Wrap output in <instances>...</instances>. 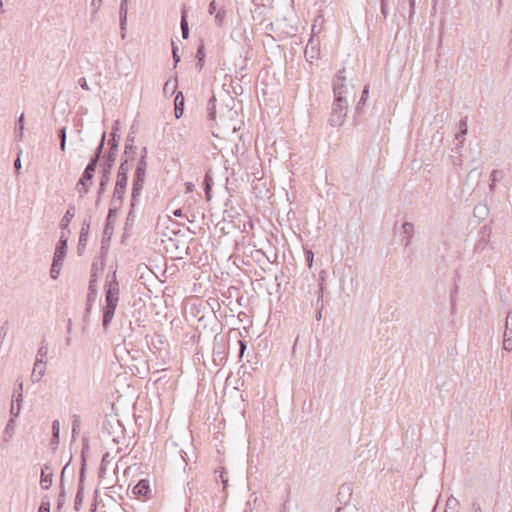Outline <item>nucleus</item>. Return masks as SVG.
<instances>
[{
	"instance_id": "1",
	"label": "nucleus",
	"mask_w": 512,
	"mask_h": 512,
	"mask_svg": "<svg viewBox=\"0 0 512 512\" xmlns=\"http://www.w3.org/2000/svg\"><path fill=\"white\" fill-rule=\"evenodd\" d=\"M118 125H119L118 121H116L113 125L112 132L110 135L111 137L108 141L109 151L103 157L104 163L102 165L101 177H100V181H99V198L101 196H103V194L106 190V187L110 181V175L112 172V168L116 161L118 145H119V138H120V135L118 134V131H119Z\"/></svg>"
},
{
	"instance_id": "2",
	"label": "nucleus",
	"mask_w": 512,
	"mask_h": 512,
	"mask_svg": "<svg viewBox=\"0 0 512 512\" xmlns=\"http://www.w3.org/2000/svg\"><path fill=\"white\" fill-rule=\"evenodd\" d=\"M119 301V283L116 279V271L112 273L111 279L105 284V305L103 306L102 327L108 330L114 317Z\"/></svg>"
},
{
	"instance_id": "3",
	"label": "nucleus",
	"mask_w": 512,
	"mask_h": 512,
	"mask_svg": "<svg viewBox=\"0 0 512 512\" xmlns=\"http://www.w3.org/2000/svg\"><path fill=\"white\" fill-rule=\"evenodd\" d=\"M348 107V100H341L340 96H338L337 99H334L328 123L332 127L342 126L347 116Z\"/></svg>"
},
{
	"instance_id": "4",
	"label": "nucleus",
	"mask_w": 512,
	"mask_h": 512,
	"mask_svg": "<svg viewBox=\"0 0 512 512\" xmlns=\"http://www.w3.org/2000/svg\"><path fill=\"white\" fill-rule=\"evenodd\" d=\"M66 253L67 248H64V241L60 245H56L50 270V276L52 279H57L59 277Z\"/></svg>"
},
{
	"instance_id": "5",
	"label": "nucleus",
	"mask_w": 512,
	"mask_h": 512,
	"mask_svg": "<svg viewBox=\"0 0 512 512\" xmlns=\"http://www.w3.org/2000/svg\"><path fill=\"white\" fill-rule=\"evenodd\" d=\"M146 177V171L136 170L134 172L133 184H132V193H131V208L133 209L136 206V203L141 195V191L144 186Z\"/></svg>"
},
{
	"instance_id": "6",
	"label": "nucleus",
	"mask_w": 512,
	"mask_h": 512,
	"mask_svg": "<svg viewBox=\"0 0 512 512\" xmlns=\"http://www.w3.org/2000/svg\"><path fill=\"white\" fill-rule=\"evenodd\" d=\"M345 69L338 71L337 75L333 79V94L334 99H337L340 96L341 100H348L347 95L349 94V89L345 84Z\"/></svg>"
},
{
	"instance_id": "7",
	"label": "nucleus",
	"mask_w": 512,
	"mask_h": 512,
	"mask_svg": "<svg viewBox=\"0 0 512 512\" xmlns=\"http://www.w3.org/2000/svg\"><path fill=\"white\" fill-rule=\"evenodd\" d=\"M86 475V457L84 450L81 453V467L79 471V483L77 493L74 499V508L79 510L83 502L84 480Z\"/></svg>"
},
{
	"instance_id": "8",
	"label": "nucleus",
	"mask_w": 512,
	"mask_h": 512,
	"mask_svg": "<svg viewBox=\"0 0 512 512\" xmlns=\"http://www.w3.org/2000/svg\"><path fill=\"white\" fill-rule=\"evenodd\" d=\"M91 221H92V218L90 215L86 216L83 220L82 227L80 230L79 240H78V246H77L78 255H82L86 249Z\"/></svg>"
},
{
	"instance_id": "9",
	"label": "nucleus",
	"mask_w": 512,
	"mask_h": 512,
	"mask_svg": "<svg viewBox=\"0 0 512 512\" xmlns=\"http://www.w3.org/2000/svg\"><path fill=\"white\" fill-rule=\"evenodd\" d=\"M479 236V240L477 241L474 248L475 252L478 253L482 252L489 244L491 237V227L488 225H484L483 227H481L479 231Z\"/></svg>"
},
{
	"instance_id": "10",
	"label": "nucleus",
	"mask_w": 512,
	"mask_h": 512,
	"mask_svg": "<svg viewBox=\"0 0 512 512\" xmlns=\"http://www.w3.org/2000/svg\"><path fill=\"white\" fill-rule=\"evenodd\" d=\"M213 355H214V361H217V360L222 361L225 358L223 337L220 336L219 334L214 336Z\"/></svg>"
},
{
	"instance_id": "11",
	"label": "nucleus",
	"mask_w": 512,
	"mask_h": 512,
	"mask_svg": "<svg viewBox=\"0 0 512 512\" xmlns=\"http://www.w3.org/2000/svg\"><path fill=\"white\" fill-rule=\"evenodd\" d=\"M128 172H129L128 158L122 156L121 163H120V166H119L118 172H117L116 183H120V184L127 186Z\"/></svg>"
},
{
	"instance_id": "12",
	"label": "nucleus",
	"mask_w": 512,
	"mask_h": 512,
	"mask_svg": "<svg viewBox=\"0 0 512 512\" xmlns=\"http://www.w3.org/2000/svg\"><path fill=\"white\" fill-rule=\"evenodd\" d=\"M128 2H129V0H121L120 7H119V20H120V29H121V33H122V38L125 37L127 14H128Z\"/></svg>"
},
{
	"instance_id": "13",
	"label": "nucleus",
	"mask_w": 512,
	"mask_h": 512,
	"mask_svg": "<svg viewBox=\"0 0 512 512\" xmlns=\"http://www.w3.org/2000/svg\"><path fill=\"white\" fill-rule=\"evenodd\" d=\"M402 233L404 234V237L402 238V243L405 247H408L413 238L414 234V225L411 222H404L402 225Z\"/></svg>"
},
{
	"instance_id": "14",
	"label": "nucleus",
	"mask_w": 512,
	"mask_h": 512,
	"mask_svg": "<svg viewBox=\"0 0 512 512\" xmlns=\"http://www.w3.org/2000/svg\"><path fill=\"white\" fill-rule=\"evenodd\" d=\"M133 493L136 496H148L151 492L149 481L146 479H141L134 487Z\"/></svg>"
},
{
	"instance_id": "15",
	"label": "nucleus",
	"mask_w": 512,
	"mask_h": 512,
	"mask_svg": "<svg viewBox=\"0 0 512 512\" xmlns=\"http://www.w3.org/2000/svg\"><path fill=\"white\" fill-rule=\"evenodd\" d=\"M96 297H97V287H96V285H93V283H89L87 302H86V315H85L86 317L89 315V313L91 311V307L96 300Z\"/></svg>"
},
{
	"instance_id": "16",
	"label": "nucleus",
	"mask_w": 512,
	"mask_h": 512,
	"mask_svg": "<svg viewBox=\"0 0 512 512\" xmlns=\"http://www.w3.org/2000/svg\"><path fill=\"white\" fill-rule=\"evenodd\" d=\"M174 113L177 119H179L184 113V96L181 91L177 93L174 100Z\"/></svg>"
},
{
	"instance_id": "17",
	"label": "nucleus",
	"mask_w": 512,
	"mask_h": 512,
	"mask_svg": "<svg viewBox=\"0 0 512 512\" xmlns=\"http://www.w3.org/2000/svg\"><path fill=\"white\" fill-rule=\"evenodd\" d=\"M74 216H75V206L69 205L67 211L65 212L63 218L60 221V228L62 230L68 229V226H69L71 220L74 218Z\"/></svg>"
},
{
	"instance_id": "18",
	"label": "nucleus",
	"mask_w": 512,
	"mask_h": 512,
	"mask_svg": "<svg viewBox=\"0 0 512 512\" xmlns=\"http://www.w3.org/2000/svg\"><path fill=\"white\" fill-rule=\"evenodd\" d=\"M473 215L479 220H485L489 215V207L484 203H478L473 209Z\"/></svg>"
},
{
	"instance_id": "19",
	"label": "nucleus",
	"mask_w": 512,
	"mask_h": 512,
	"mask_svg": "<svg viewBox=\"0 0 512 512\" xmlns=\"http://www.w3.org/2000/svg\"><path fill=\"white\" fill-rule=\"evenodd\" d=\"M196 68L198 71H201L204 66V59H205V47L204 42L201 40L199 46L197 47L196 51Z\"/></svg>"
},
{
	"instance_id": "20",
	"label": "nucleus",
	"mask_w": 512,
	"mask_h": 512,
	"mask_svg": "<svg viewBox=\"0 0 512 512\" xmlns=\"http://www.w3.org/2000/svg\"><path fill=\"white\" fill-rule=\"evenodd\" d=\"M68 465H69V463H67L63 467L62 473H61V485H60V492H59L58 501H57V508L58 509H61L63 504H64V502H65L66 492H65L64 484H63V476H64V473H65L66 469L68 468Z\"/></svg>"
},
{
	"instance_id": "21",
	"label": "nucleus",
	"mask_w": 512,
	"mask_h": 512,
	"mask_svg": "<svg viewBox=\"0 0 512 512\" xmlns=\"http://www.w3.org/2000/svg\"><path fill=\"white\" fill-rule=\"evenodd\" d=\"M123 203L122 199H117L112 197L110 201V208L108 210L109 212V219L116 218L118 210L121 208Z\"/></svg>"
},
{
	"instance_id": "22",
	"label": "nucleus",
	"mask_w": 512,
	"mask_h": 512,
	"mask_svg": "<svg viewBox=\"0 0 512 512\" xmlns=\"http://www.w3.org/2000/svg\"><path fill=\"white\" fill-rule=\"evenodd\" d=\"M468 132V126H467V117L463 118L459 122V132L456 135V140L459 141V143H463L465 140V136Z\"/></svg>"
},
{
	"instance_id": "23",
	"label": "nucleus",
	"mask_w": 512,
	"mask_h": 512,
	"mask_svg": "<svg viewBox=\"0 0 512 512\" xmlns=\"http://www.w3.org/2000/svg\"><path fill=\"white\" fill-rule=\"evenodd\" d=\"M103 267H104V264L102 262L101 263H98V262L92 263L89 283H93V285H96L98 273L103 270Z\"/></svg>"
},
{
	"instance_id": "24",
	"label": "nucleus",
	"mask_w": 512,
	"mask_h": 512,
	"mask_svg": "<svg viewBox=\"0 0 512 512\" xmlns=\"http://www.w3.org/2000/svg\"><path fill=\"white\" fill-rule=\"evenodd\" d=\"M180 27L183 39H187L189 37V25L187 20V11L185 9L181 12Z\"/></svg>"
},
{
	"instance_id": "25",
	"label": "nucleus",
	"mask_w": 512,
	"mask_h": 512,
	"mask_svg": "<svg viewBox=\"0 0 512 512\" xmlns=\"http://www.w3.org/2000/svg\"><path fill=\"white\" fill-rule=\"evenodd\" d=\"M323 285L322 283L320 284V287H319V293H318V296H317V301H316V304H317V311H316V315H315V318L317 321H320L321 318H322V309H323Z\"/></svg>"
},
{
	"instance_id": "26",
	"label": "nucleus",
	"mask_w": 512,
	"mask_h": 512,
	"mask_svg": "<svg viewBox=\"0 0 512 512\" xmlns=\"http://www.w3.org/2000/svg\"><path fill=\"white\" fill-rule=\"evenodd\" d=\"M53 472L50 471L48 474H41L40 485L44 490H48L52 486Z\"/></svg>"
},
{
	"instance_id": "27",
	"label": "nucleus",
	"mask_w": 512,
	"mask_h": 512,
	"mask_svg": "<svg viewBox=\"0 0 512 512\" xmlns=\"http://www.w3.org/2000/svg\"><path fill=\"white\" fill-rule=\"evenodd\" d=\"M503 178V171L501 170H493L490 174V184L489 189L491 192L494 191L496 182Z\"/></svg>"
},
{
	"instance_id": "28",
	"label": "nucleus",
	"mask_w": 512,
	"mask_h": 512,
	"mask_svg": "<svg viewBox=\"0 0 512 512\" xmlns=\"http://www.w3.org/2000/svg\"><path fill=\"white\" fill-rule=\"evenodd\" d=\"M368 92H369V87L365 86L363 91H362L361 98H360V100L358 101V103L356 105L355 114L360 115L362 113V109H363V106L365 105V102H366V99H367V96H368Z\"/></svg>"
},
{
	"instance_id": "29",
	"label": "nucleus",
	"mask_w": 512,
	"mask_h": 512,
	"mask_svg": "<svg viewBox=\"0 0 512 512\" xmlns=\"http://www.w3.org/2000/svg\"><path fill=\"white\" fill-rule=\"evenodd\" d=\"M105 140H106V132H103L102 136H101V139L94 151V154L91 156V157H94L98 160H100L102 158V155H103V150H104V145H105Z\"/></svg>"
},
{
	"instance_id": "30",
	"label": "nucleus",
	"mask_w": 512,
	"mask_h": 512,
	"mask_svg": "<svg viewBox=\"0 0 512 512\" xmlns=\"http://www.w3.org/2000/svg\"><path fill=\"white\" fill-rule=\"evenodd\" d=\"M459 505V501L451 496L446 502L445 512H459Z\"/></svg>"
},
{
	"instance_id": "31",
	"label": "nucleus",
	"mask_w": 512,
	"mask_h": 512,
	"mask_svg": "<svg viewBox=\"0 0 512 512\" xmlns=\"http://www.w3.org/2000/svg\"><path fill=\"white\" fill-rule=\"evenodd\" d=\"M24 114L22 113L18 118V121L15 125V135L18 140H22L24 134Z\"/></svg>"
},
{
	"instance_id": "32",
	"label": "nucleus",
	"mask_w": 512,
	"mask_h": 512,
	"mask_svg": "<svg viewBox=\"0 0 512 512\" xmlns=\"http://www.w3.org/2000/svg\"><path fill=\"white\" fill-rule=\"evenodd\" d=\"M111 462L110 454L107 452L102 456L100 468L98 471L99 478H104L106 474V465Z\"/></svg>"
},
{
	"instance_id": "33",
	"label": "nucleus",
	"mask_w": 512,
	"mask_h": 512,
	"mask_svg": "<svg viewBox=\"0 0 512 512\" xmlns=\"http://www.w3.org/2000/svg\"><path fill=\"white\" fill-rule=\"evenodd\" d=\"M226 14L227 12L224 7L219 8L215 13V23L218 27H222L224 25Z\"/></svg>"
},
{
	"instance_id": "34",
	"label": "nucleus",
	"mask_w": 512,
	"mask_h": 512,
	"mask_svg": "<svg viewBox=\"0 0 512 512\" xmlns=\"http://www.w3.org/2000/svg\"><path fill=\"white\" fill-rule=\"evenodd\" d=\"M19 390L22 391L23 389V383L20 382L19 383ZM21 401H22V392H19L18 393V396H17V399H16V402H17V408L15 410V407L14 405H12L11 407V414L14 415L15 417H17L20 413V409H21Z\"/></svg>"
},
{
	"instance_id": "35",
	"label": "nucleus",
	"mask_w": 512,
	"mask_h": 512,
	"mask_svg": "<svg viewBox=\"0 0 512 512\" xmlns=\"http://www.w3.org/2000/svg\"><path fill=\"white\" fill-rule=\"evenodd\" d=\"M126 187H127L126 185L116 183L112 197L124 200V195L126 193Z\"/></svg>"
},
{
	"instance_id": "36",
	"label": "nucleus",
	"mask_w": 512,
	"mask_h": 512,
	"mask_svg": "<svg viewBox=\"0 0 512 512\" xmlns=\"http://www.w3.org/2000/svg\"><path fill=\"white\" fill-rule=\"evenodd\" d=\"M134 140H135V137H134L133 133H129L126 138L125 149H124V154H123L124 157H127L128 153H130L132 150H134V145H133Z\"/></svg>"
},
{
	"instance_id": "37",
	"label": "nucleus",
	"mask_w": 512,
	"mask_h": 512,
	"mask_svg": "<svg viewBox=\"0 0 512 512\" xmlns=\"http://www.w3.org/2000/svg\"><path fill=\"white\" fill-rule=\"evenodd\" d=\"M203 186H204V191H205L206 198H207V200H210V198H211L212 178L210 177V175L208 173L205 175V178H204V181H203Z\"/></svg>"
},
{
	"instance_id": "38",
	"label": "nucleus",
	"mask_w": 512,
	"mask_h": 512,
	"mask_svg": "<svg viewBox=\"0 0 512 512\" xmlns=\"http://www.w3.org/2000/svg\"><path fill=\"white\" fill-rule=\"evenodd\" d=\"M45 374V367H34L33 368V371H32V375H31V378H32V381L35 383V382H39L42 377L44 376Z\"/></svg>"
},
{
	"instance_id": "39",
	"label": "nucleus",
	"mask_w": 512,
	"mask_h": 512,
	"mask_svg": "<svg viewBox=\"0 0 512 512\" xmlns=\"http://www.w3.org/2000/svg\"><path fill=\"white\" fill-rule=\"evenodd\" d=\"M93 178H94V175L92 173L86 172L84 170L78 182H79L80 185H83V186L88 185V186H90L92 184Z\"/></svg>"
},
{
	"instance_id": "40",
	"label": "nucleus",
	"mask_w": 512,
	"mask_h": 512,
	"mask_svg": "<svg viewBox=\"0 0 512 512\" xmlns=\"http://www.w3.org/2000/svg\"><path fill=\"white\" fill-rule=\"evenodd\" d=\"M13 432H14V420L10 419L4 429V435H5L4 441L5 442H8L10 440V438L13 436Z\"/></svg>"
},
{
	"instance_id": "41",
	"label": "nucleus",
	"mask_w": 512,
	"mask_h": 512,
	"mask_svg": "<svg viewBox=\"0 0 512 512\" xmlns=\"http://www.w3.org/2000/svg\"><path fill=\"white\" fill-rule=\"evenodd\" d=\"M99 161L100 160H98V159H96L94 157H91L84 170L86 172L92 173L94 175Z\"/></svg>"
},
{
	"instance_id": "42",
	"label": "nucleus",
	"mask_w": 512,
	"mask_h": 512,
	"mask_svg": "<svg viewBox=\"0 0 512 512\" xmlns=\"http://www.w3.org/2000/svg\"><path fill=\"white\" fill-rule=\"evenodd\" d=\"M115 218H112V219H109V214L107 215V219H106V225L104 227V235L108 237V239L111 237L112 235V232H113V220Z\"/></svg>"
},
{
	"instance_id": "43",
	"label": "nucleus",
	"mask_w": 512,
	"mask_h": 512,
	"mask_svg": "<svg viewBox=\"0 0 512 512\" xmlns=\"http://www.w3.org/2000/svg\"><path fill=\"white\" fill-rule=\"evenodd\" d=\"M58 137L60 139V149L65 151L66 148V127H62L59 129Z\"/></svg>"
},
{
	"instance_id": "44",
	"label": "nucleus",
	"mask_w": 512,
	"mask_h": 512,
	"mask_svg": "<svg viewBox=\"0 0 512 512\" xmlns=\"http://www.w3.org/2000/svg\"><path fill=\"white\" fill-rule=\"evenodd\" d=\"M506 328L504 335L512 337V312H509L506 317Z\"/></svg>"
},
{
	"instance_id": "45",
	"label": "nucleus",
	"mask_w": 512,
	"mask_h": 512,
	"mask_svg": "<svg viewBox=\"0 0 512 512\" xmlns=\"http://www.w3.org/2000/svg\"><path fill=\"white\" fill-rule=\"evenodd\" d=\"M38 512H50V501L48 496L42 498L41 504L38 508Z\"/></svg>"
},
{
	"instance_id": "46",
	"label": "nucleus",
	"mask_w": 512,
	"mask_h": 512,
	"mask_svg": "<svg viewBox=\"0 0 512 512\" xmlns=\"http://www.w3.org/2000/svg\"><path fill=\"white\" fill-rule=\"evenodd\" d=\"M80 416L79 415H73L72 416V435L73 438L75 437L79 427H80Z\"/></svg>"
},
{
	"instance_id": "47",
	"label": "nucleus",
	"mask_w": 512,
	"mask_h": 512,
	"mask_svg": "<svg viewBox=\"0 0 512 512\" xmlns=\"http://www.w3.org/2000/svg\"><path fill=\"white\" fill-rule=\"evenodd\" d=\"M47 353H48V347L47 345H45V340L43 339L42 342H41V345L37 351V355L38 357H41V358H44L47 356Z\"/></svg>"
},
{
	"instance_id": "48",
	"label": "nucleus",
	"mask_w": 512,
	"mask_h": 512,
	"mask_svg": "<svg viewBox=\"0 0 512 512\" xmlns=\"http://www.w3.org/2000/svg\"><path fill=\"white\" fill-rule=\"evenodd\" d=\"M172 56L174 61V67L180 62V55L178 54V47L175 45L174 41H172Z\"/></svg>"
},
{
	"instance_id": "49",
	"label": "nucleus",
	"mask_w": 512,
	"mask_h": 512,
	"mask_svg": "<svg viewBox=\"0 0 512 512\" xmlns=\"http://www.w3.org/2000/svg\"><path fill=\"white\" fill-rule=\"evenodd\" d=\"M52 435L55 439L60 438V422L58 420L52 422Z\"/></svg>"
},
{
	"instance_id": "50",
	"label": "nucleus",
	"mask_w": 512,
	"mask_h": 512,
	"mask_svg": "<svg viewBox=\"0 0 512 512\" xmlns=\"http://www.w3.org/2000/svg\"><path fill=\"white\" fill-rule=\"evenodd\" d=\"M101 4H102V0H92L91 1V6L94 9V11L92 12V15H91L92 20H95L97 11L100 8Z\"/></svg>"
},
{
	"instance_id": "51",
	"label": "nucleus",
	"mask_w": 512,
	"mask_h": 512,
	"mask_svg": "<svg viewBox=\"0 0 512 512\" xmlns=\"http://www.w3.org/2000/svg\"><path fill=\"white\" fill-rule=\"evenodd\" d=\"M146 169H147L146 158H145V155H142L137 163L136 170L146 171Z\"/></svg>"
},
{
	"instance_id": "52",
	"label": "nucleus",
	"mask_w": 512,
	"mask_h": 512,
	"mask_svg": "<svg viewBox=\"0 0 512 512\" xmlns=\"http://www.w3.org/2000/svg\"><path fill=\"white\" fill-rule=\"evenodd\" d=\"M503 348L507 351L512 350V337L511 336L504 335Z\"/></svg>"
},
{
	"instance_id": "53",
	"label": "nucleus",
	"mask_w": 512,
	"mask_h": 512,
	"mask_svg": "<svg viewBox=\"0 0 512 512\" xmlns=\"http://www.w3.org/2000/svg\"><path fill=\"white\" fill-rule=\"evenodd\" d=\"M175 88H176V83L172 84V81L168 80L164 84L163 91H164V93H167L169 90H171V94H173Z\"/></svg>"
},
{
	"instance_id": "54",
	"label": "nucleus",
	"mask_w": 512,
	"mask_h": 512,
	"mask_svg": "<svg viewBox=\"0 0 512 512\" xmlns=\"http://www.w3.org/2000/svg\"><path fill=\"white\" fill-rule=\"evenodd\" d=\"M89 187L88 185H80L79 182L76 184V190L78 191V193L80 194V196H83L85 194H87L89 192Z\"/></svg>"
},
{
	"instance_id": "55",
	"label": "nucleus",
	"mask_w": 512,
	"mask_h": 512,
	"mask_svg": "<svg viewBox=\"0 0 512 512\" xmlns=\"http://www.w3.org/2000/svg\"><path fill=\"white\" fill-rule=\"evenodd\" d=\"M219 477H220L221 483L223 484L224 488H226L228 485V476H227V472L224 469L221 471Z\"/></svg>"
},
{
	"instance_id": "56",
	"label": "nucleus",
	"mask_w": 512,
	"mask_h": 512,
	"mask_svg": "<svg viewBox=\"0 0 512 512\" xmlns=\"http://www.w3.org/2000/svg\"><path fill=\"white\" fill-rule=\"evenodd\" d=\"M217 4H216V1L215 0H212L209 4V7H208V13L210 15H215V13L217 12Z\"/></svg>"
},
{
	"instance_id": "57",
	"label": "nucleus",
	"mask_w": 512,
	"mask_h": 512,
	"mask_svg": "<svg viewBox=\"0 0 512 512\" xmlns=\"http://www.w3.org/2000/svg\"><path fill=\"white\" fill-rule=\"evenodd\" d=\"M45 364H46V361L44 360V358H41V357H38L36 356V361L34 363V367H45Z\"/></svg>"
},
{
	"instance_id": "58",
	"label": "nucleus",
	"mask_w": 512,
	"mask_h": 512,
	"mask_svg": "<svg viewBox=\"0 0 512 512\" xmlns=\"http://www.w3.org/2000/svg\"><path fill=\"white\" fill-rule=\"evenodd\" d=\"M78 84L80 85L81 88H83L85 90H89L90 89L89 86H88L87 80L84 77H81L78 80Z\"/></svg>"
},
{
	"instance_id": "59",
	"label": "nucleus",
	"mask_w": 512,
	"mask_h": 512,
	"mask_svg": "<svg viewBox=\"0 0 512 512\" xmlns=\"http://www.w3.org/2000/svg\"><path fill=\"white\" fill-rule=\"evenodd\" d=\"M381 13L384 16V18L387 17L388 11H387V2H386V0H381Z\"/></svg>"
},
{
	"instance_id": "60",
	"label": "nucleus",
	"mask_w": 512,
	"mask_h": 512,
	"mask_svg": "<svg viewBox=\"0 0 512 512\" xmlns=\"http://www.w3.org/2000/svg\"><path fill=\"white\" fill-rule=\"evenodd\" d=\"M63 241H64V248H67L68 236L64 232L61 233V236H60V239H59L57 245H60Z\"/></svg>"
},
{
	"instance_id": "61",
	"label": "nucleus",
	"mask_w": 512,
	"mask_h": 512,
	"mask_svg": "<svg viewBox=\"0 0 512 512\" xmlns=\"http://www.w3.org/2000/svg\"><path fill=\"white\" fill-rule=\"evenodd\" d=\"M238 344H239V346H240V357H242V356H243V354H244V351H245V350H246V348H247V343H246V341H244V340H239V341H238Z\"/></svg>"
},
{
	"instance_id": "62",
	"label": "nucleus",
	"mask_w": 512,
	"mask_h": 512,
	"mask_svg": "<svg viewBox=\"0 0 512 512\" xmlns=\"http://www.w3.org/2000/svg\"><path fill=\"white\" fill-rule=\"evenodd\" d=\"M179 454H180V456H181V458H182L183 462H184V463H186V464H188V463H189V461H190V458L188 457L187 452H185L184 450H182V449H181V450H179Z\"/></svg>"
},
{
	"instance_id": "63",
	"label": "nucleus",
	"mask_w": 512,
	"mask_h": 512,
	"mask_svg": "<svg viewBox=\"0 0 512 512\" xmlns=\"http://www.w3.org/2000/svg\"><path fill=\"white\" fill-rule=\"evenodd\" d=\"M50 471H52V468L48 463L44 464L41 468V474H48Z\"/></svg>"
},
{
	"instance_id": "64",
	"label": "nucleus",
	"mask_w": 512,
	"mask_h": 512,
	"mask_svg": "<svg viewBox=\"0 0 512 512\" xmlns=\"http://www.w3.org/2000/svg\"><path fill=\"white\" fill-rule=\"evenodd\" d=\"M472 511L473 512H482V508L479 503L473 502L472 503Z\"/></svg>"
}]
</instances>
